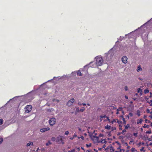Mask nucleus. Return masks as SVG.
Here are the masks:
<instances>
[{"label": "nucleus", "mask_w": 152, "mask_h": 152, "mask_svg": "<svg viewBox=\"0 0 152 152\" xmlns=\"http://www.w3.org/2000/svg\"><path fill=\"white\" fill-rule=\"evenodd\" d=\"M80 138L83 140H84V137L83 136H81V137H80Z\"/></svg>", "instance_id": "obj_47"}, {"label": "nucleus", "mask_w": 152, "mask_h": 152, "mask_svg": "<svg viewBox=\"0 0 152 152\" xmlns=\"http://www.w3.org/2000/svg\"><path fill=\"white\" fill-rule=\"evenodd\" d=\"M30 145H33V142H30L29 143H27L26 145L27 146H29Z\"/></svg>", "instance_id": "obj_14"}, {"label": "nucleus", "mask_w": 152, "mask_h": 152, "mask_svg": "<svg viewBox=\"0 0 152 152\" xmlns=\"http://www.w3.org/2000/svg\"><path fill=\"white\" fill-rule=\"evenodd\" d=\"M145 122L146 123H147V122H148V123L150 122V121L149 120H148L147 119H145Z\"/></svg>", "instance_id": "obj_33"}, {"label": "nucleus", "mask_w": 152, "mask_h": 152, "mask_svg": "<svg viewBox=\"0 0 152 152\" xmlns=\"http://www.w3.org/2000/svg\"><path fill=\"white\" fill-rule=\"evenodd\" d=\"M149 117H150L152 119V115H150Z\"/></svg>", "instance_id": "obj_62"}, {"label": "nucleus", "mask_w": 152, "mask_h": 152, "mask_svg": "<svg viewBox=\"0 0 152 152\" xmlns=\"http://www.w3.org/2000/svg\"><path fill=\"white\" fill-rule=\"evenodd\" d=\"M148 140L149 141H151V138H149L148 139Z\"/></svg>", "instance_id": "obj_60"}, {"label": "nucleus", "mask_w": 152, "mask_h": 152, "mask_svg": "<svg viewBox=\"0 0 152 152\" xmlns=\"http://www.w3.org/2000/svg\"><path fill=\"white\" fill-rule=\"evenodd\" d=\"M125 97L126 99H127L128 98V97L126 96H125Z\"/></svg>", "instance_id": "obj_53"}, {"label": "nucleus", "mask_w": 152, "mask_h": 152, "mask_svg": "<svg viewBox=\"0 0 152 152\" xmlns=\"http://www.w3.org/2000/svg\"><path fill=\"white\" fill-rule=\"evenodd\" d=\"M116 121H117V122H118V119H113V120L112 121H111L110 122V123H112V124H113L114 122H116Z\"/></svg>", "instance_id": "obj_13"}, {"label": "nucleus", "mask_w": 152, "mask_h": 152, "mask_svg": "<svg viewBox=\"0 0 152 152\" xmlns=\"http://www.w3.org/2000/svg\"><path fill=\"white\" fill-rule=\"evenodd\" d=\"M143 121V120L141 118L139 120H138L137 121V124H141Z\"/></svg>", "instance_id": "obj_7"}, {"label": "nucleus", "mask_w": 152, "mask_h": 152, "mask_svg": "<svg viewBox=\"0 0 152 152\" xmlns=\"http://www.w3.org/2000/svg\"><path fill=\"white\" fill-rule=\"evenodd\" d=\"M151 130H149V131H147L146 132V133H148V134H150L151 133Z\"/></svg>", "instance_id": "obj_32"}, {"label": "nucleus", "mask_w": 152, "mask_h": 152, "mask_svg": "<svg viewBox=\"0 0 152 152\" xmlns=\"http://www.w3.org/2000/svg\"><path fill=\"white\" fill-rule=\"evenodd\" d=\"M125 89L126 91L128 90V88L127 86H126L125 87Z\"/></svg>", "instance_id": "obj_42"}, {"label": "nucleus", "mask_w": 152, "mask_h": 152, "mask_svg": "<svg viewBox=\"0 0 152 152\" xmlns=\"http://www.w3.org/2000/svg\"><path fill=\"white\" fill-rule=\"evenodd\" d=\"M56 121V120L55 118H50L49 121V123L50 125L51 126L55 124Z\"/></svg>", "instance_id": "obj_2"}, {"label": "nucleus", "mask_w": 152, "mask_h": 152, "mask_svg": "<svg viewBox=\"0 0 152 152\" xmlns=\"http://www.w3.org/2000/svg\"><path fill=\"white\" fill-rule=\"evenodd\" d=\"M81 149H82V150H83L84 151H85V149L83 147H81Z\"/></svg>", "instance_id": "obj_59"}, {"label": "nucleus", "mask_w": 152, "mask_h": 152, "mask_svg": "<svg viewBox=\"0 0 152 152\" xmlns=\"http://www.w3.org/2000/svg\"><path fill=\"white\" fill-rule=\"evenodd\" d=\"M140 111L139 110H137V114L138 116H140Z\"/></svg>", "instance_id": "obj_23"}, {"label": "nucleus", "mask_w": 152, "mask_h": 152, "mask_svg": "<svg viewBox=\"0 0 152 152\" xmlns=\"http://www.w3.org/2000/svg\"><path fill=\"white\" fill-rule=\"evenodd\" d=\"M77 75H79L80 76H81L82 74H81V72L80 71H78L77 73Z\"/></svg>", "instance_id": "obj_24"}, {"label": "nucleus", "mask_w": 152, "mask_h": 152, "mask_svg": "<svg viewBox=\"0 0 152 152\" xmlns=\"http://www.w3.org/2000/svg\"><path fill=\"white\" fill-rule=\"evenodd\" d=\"M129 116L130 117H132L133 116V114L131 113H130L129 114Z\"/></svg>", "instance_id": "obj_38"}, {"label": "nucleus", "mask_w": 152, "mask_h": 152, "mask_svg": "<svg viewBox=\"0 0 152 152\" xmlns=\"http://www.w3.org/2000/svg\"><path fill=\"white\" fill-rule=\"evenodd\" d=\"M130 151L131 152H135V151L136 152V149L134 148H132L131 149Z\"/></svg>", "instance_id": "obj_12"}, {"label": "nucleus", "mask_w": 152, "mask_h": 152, "mask_svg": "<svg viewBox=\"0 0 152 152\" xmlns=\"http://www.w3.org/2000/svg\"><path fill=\"white\" fill-rule=\"evenodd\" d=\"M0 125H1L3 124V119H0Z\"/></svg>", "instance_id": "obj_31"}, {"label": "nucleus", "mask_w": 152, "mask_h": 152, "mask_svg": "<svg viewBox=\"0 0 152 152\" xmlns=\"http://www.w3.org/2000/svg\"><path fill=\"white\" fill-rule=\"evenodd\" d=\"M108 136H109V137H110V136H111V135H110V133H109V134H108Z\"/></svg>", "instance_id": "obj_61"}, {"label": "nucleus", "mask_w": 152, "mask_h": 152, "mask_svg": "<svg viewBox=\"0 0 152 152\" xmlns=\"http://www.w3.org/2000/svg\"><path fill=\"white\" fill-rule=\"evenodd\" d=\"M69 134V132L68 131H66L65 132V134L68 135Z\"/></svg>", "instance_id": "obj_37"}, {"label": "nucleus", "mask_w": 152, "mask_h": 152, "mask_svg": "<svg viewBox=\"0 0 152 152\" xmlns=\"http://www.w3.org/2000/svg\"><path fill=\"white\" fill-rule=\"evenodd\" d=\"M76 111L77 112L80 111L78 108H76Z\"/></svg>", "instance_id": "obj_49"}, {"label": "nucleus", "mask_w": 152, "mask_h": 152, "mask_svg": "<svg viewBox=\"0 0 152 152\" xmlns=\"http://www.w3.org/2000/svg\"><path fill=\"white\" fill-rule=\"evenodd\" d=\"M127 58L126 56H123L121 58L122 62L125 64H126L127 63Z\"/></svg>", "instance_id": "obj_5"}, {"label": "nucleus", "mask_w": 152, "mask_h": 152, "mask_svg": "<svg viewBox=\"0 0 152 152\" xmlns=\"http://www.w3.org/2000/svg\"><path fill=\"white\" fill-rule=\"evenodd\" d=\"M144 147H143L141 149H140V151H144L145 152V151L144 150Z\"/></svg>", "instance_id": "obj_30"}, {"label": "nucleus", "mask_w": 152, "mask_h": 152, "mask_svg": "<svg viewBox=\"0 0 152 152\" xmlns=\"http://www.w3.org/2000/svg\"><path fill=\"white\" fill-rule=\"evenodd\" d=\"M130 125L129 124H127V125H125L124 127L125 129H127L128 128H129Z\"/></svg>", "instance_id": "obj_16"}, {"label": "nucleus", "mask_w": 152, "mask_h": 152, "mask_svg": "<svg viewBox=\"0 0 152 152\" xmlns=\"http://www.w3.org/2000/svg\"><path fill=\"white\" fill-rule=\"evenodd\" d=\"M51 140L52 141H55L56 140V139L55 137H52Z\"/></svg>", "instance_id": "obj_27"}, {"label": "nucleus", "mask_w": 152, "mask_h": 152, "mask_svg": "<svg viewBox=\"0 0 152 152\" xmlns=\"http://www.w3.org/2000/svg\"><path fill=\"white\" fill-rule=\"evenodd\" d=\"M82 103H82L80 102H78V104L79 105H81L82 104Z\"/></svg>", "instance_id": "obj_45"}, {"label": "nucleus", "mask_w": 152, "mask_h": 152, "mask_svg": "<svg viewBox=\"0 0 152 152\" xmlns=\"http://www.w3.org/2000/svg\"><path fill=\"white\" fill-rule=\"evenodd\" d=\"M75 101V99L73 98H72L69 101L71 102L72 103H73Z\"/></svg>", "instance_id": "obj_22"}, {"label": "nucleus", "mask_w": 152, "mask_h": 152, "mask_svg": "<svg viewBox=\"0 0 152 152\" xmlns=\"http://www.w3.org/2000/svg\"><path fill=\"white\" fill-rule=\"evenodd\" d=\"M119 113V111H117L116 113V114H118Z\"/></svg>", "instance_id": "obj_58"}, {"label": "nucleus", "mask_w": 152, "mask_h": 152, "mask_svg": "<svg viewBox=\"0 0 152 152\" xmlns=\"http://www.w3.org/2000/svg\"><path fill=\"white\" fill-rule=\"evenodd\" d=\"M146 112L147 113H150V110L148 109H147V110Z\"/></svg>", "instance_id": "obj_43"}, {"label": "nucleus", "mask_w": 152, "mask_h": 152, "mask_svg": "<svg viewBox=\"0 0 152 152\" xmlns=\"http://www.w3.org/2000/svg\"><path fill=\"white\" fill-rule=\"evenodd\" d=\"M105 128L107 129H110L111 128V126L107 124L105 126Z\"/></svg>", "instance_id": "obj_15"}, {"label": "nucleus", "mask_w": 152, "mask_h": 152, "mask_svg": "<svg viewBox=\"0 0 152 152\" xmlns=\"http://www.w3.org/2000/svg\"><path fill=\"white\" fill-rule=\"evenodd\" d=\"M103 134H100L99 135V137H103Z\"/></svg>", "instance_id": "obj_40"}, {"label": "nucleus", "mask_w": 152, "mask_h": 152, "mask_svg": "<svg viewBox=\"0 0 152 152\" xmlns=\"http://www.w3.org/2000/svg\"><path fill=\"white\" fill-rule=\"evenodd\" d=\"M74 138H75L74 137H71L70 138V139L71 140H72Z\"/></svg>", "instance_id": "obj_56"}, {"label": "nucleus", "mask_w": 152, "mask_h": 152, "mask_svg": "<svg viewBox=\"0 0 152 152\" xmlns=\"http://www.w3.org/2000/svg\"><path fill=\"white\" fill-rule=\"evenodd\" d=\"M106 147V145H105L104 144L103 146H102V148H104L105 147Z\"/></svg>", "instance_id": "obj_51"}, {"label": "nucleus", "mask_w": 152, "mask_h": 152, "mask_svg": "<svg viewBox=\"0 0 152 152\" xmlns=\"http://www.w3.org/2000/svg\"><path fill=\"white\" fill-rule=\"evenodd\" d=\"M86 145L87 148L91 146V143H90L89 144H86Z\"/></svg>", "instance_id": "obj_26"}, {"label": "nucleus", "mask_w": 152, "mask_h": 152, "mask_svg": "<svg viewBox=\"0 0 152 152\" xmlns=\"http://www.w3.org/2000/svg\"><path fill=\"white\" fill-rule=\"evenodd\" d=\"M77 134H76L75 133L74 135H73V137H74L75 138V137H77Z\"/></svg>", "instance_id": "obj_46"}, {"label": "nucleus", "mask_w": 152, "mask_h": 152, "mask_svg": "<svg viewBox=\"0 0 152 152\" xmlns=\"http://www.w3.org/2000/svg\"><path fill=\"white\" fill-rule=\"evenodd\" d=\"M101 142L102 143H106L107 142V141H106L105 139H101Z\"/></svg>", "instance_id": "obj_8"}, {"label": "nucleus", "mask_w": 152, "mask_h": 152, "mask_svg": "<svg viewBox=\"0 0 152 152\" xmlns=\"http://www.w3.org/2000/svg\"><path fill=\"white\" fill-rule=\"evenodd\" d=\"M0 144H1L2 142H3V138H0Z\"/></svg>", "instance_id": "obj_36"}, {"label": "nucleus", "mask_w": 152, "mask_h": 152, "mask_svg": "<svg viewBox=\"0 0 152 152\" xmlns=\"http://www.w3.org/2000/svg\"><path fill=\"white\" fill-rule=\"evenodd\" d=\"M52 142H50V141H49L46 144V146H48L50 145H51L52 144Z\"/></svg>", "instance_id": "obj_20"}, {"label": "nucleus", "mask_w": 152, "mask_h": 152, "mask_svg": "<svg viewBox=\"0 0 152 152\" xmlns=\"http://www.w3.org/2000/svg\"><path fill=\"white\" fill-rule=\"evenodd\" d=\"M147 115H144L143 118H147Z\"/></svg>", "instance_id": "obj_50"}, {"label": "nucleus", "mask_w": 152, "mask_h": 152, "mask_svg": "<svg viewBox=\"0 0 152 152\" xmlns=\"http://www.w3.org/2000/svg\"><path fill=\"white\" fill-rule=\"evenodd\" d=\"M111 129H112V130H115L116 129V128L115 127H112V128H111Z\"/></svg>", "instance_id": "obj_44"}, {"label": "nucleus", "mask_w": 152, "mask_h": 152, "mask_svg": "<svg viewBox=\"0 0 152 152\" xmlns=\"http://www.w3.org/2000/svg\"><path fill=\"white\" fill-rule=\"evenodd\" d=\"M69 151H70V152H75V149H73Z\"/></svg>", "instance_id": "obj_34"}, {"label": "nucleus", "mask_w": 152, "mask_h": 152, "mask_svg": "<svg viewBox=\"0 0 152 152\" xmlns=\"http://www.w3.org/2000/svg\"><path fill=\"white\" fill-rule=\"evenodd\" d=\"M149 103H151V104H150V105L151 106H152V100H151L150 101V102H149Z\"/></svg>", "instance_id": "obj_39"}, {"label": "nucleus", "mask_w": 152, "mask_h": 152, "mask_svg": "<svg viewBox=\"0 0 152 152\" xmlns=\"http://www.w3.org/2000/svg\"><path fill=\"white\" fill-rule=\"evenodd\" d=\"M96 63L98 66H101L103 62V59L102 57H96Z\"/></svg>", "instance_id": "obj_1"}, {"label": "nucleus", "mask_w": 152, "mask_h": 152, "mask_svg": "<svg viewBox=\"0 0 152 152\" xmlns=\"http://www.w3.org/2000/svg\"><path fill=\"white\" fill-rule=\"evenodd\" d=\"M122 117H123V123L124 124H126V121L125 120V118L123 117V116H122Z\"/></svg>", "instance_id": "obj_28"}, {"label": "nucleus", "mask_w": 152, "mask_h": 152, "mask_svg": "<svg viewBox=\"0 0 152 152\" xmlns=\"http://www.w3.org/2000/svg\"><path fill=\"white\" fill-rule=\"evenodd\" d=\"M50 129V128H49V127H47L46 128H43V129H41L40 130V131L42 132H45V131H48Z\"/></svg>", "instance_id": "obj_6"}, {"label": "nucleus", "mask_w": 152, "mask_h": 152, "mask_svg": "<svg viewBox=\"0 0 152 152\" xmlns=\"http://www.w3.org/2000/svg\"><path fill=\"white\" fill-rule=\"evenodd\" d=\"M139 79L140 80H142V79L141 77H139Z\"/></svg>", "instance_id": "obj_54"}, {"label": "nucleus", "mask_w": 152, "mask_h": 152, "mask_svg": "<svg viewBox=\"0 0 152 152\" xmlns=\"http://www.w3.org/2000/svg\"><path fill=\"white\" fill-rule=\"evenodd\" d=\"M127 117L128 118V119H129V115H127Z\"/></svg>", "instance_id": "obj_57"}, {"label": "nucleus", "mask_w": 152, "mask_h": 152, "mask_svg": "<svg viewBox=\"0 0 152 152\" xmlns=\"http://www.w3.org/2000/svg\"><path fill=\"white\" fill-rule=\"evenodd\" d=\"M117 111H121L123 113H124V111L122 110V108L121 107H119L118 109H117Z\"/></svg>", "instance_id": "obj_11"}, {"label": "nucleus", "mask_w": 152, "mask_h": 152, "mask_svg": "<svg viewBox=\"0 0 152 152\" xmlns=\"http://www.w3.org/2000/svg\"><path fill=\"white\" fill-rule=\"evenodd\" d=\"M85 110V108L84 107H82L81 108V109L80 110V111H81V112H83Z\"/></svg>", "instance_id": "obj_25"}, {"label": "nucleus", "mask_w": 152, "mask_h": 152, "mask_svg": "<svg viewBox=\"0 0 152 152\" xmlns=\"http://www.w3.org/2000/svg\"><path fill=\"white\" fill-rule=\"evenodd\" d=\"M82 104L84 106H86V103H82Z\"/></svg>", "instance_id": "obj_55"}, {"label": "nucleus", "mask_w": 152, "mask_h": 152, "mask_svg": "<svg viewBox=\"0 0 152 152\" xmlns=\"http://www.w3.org/2000/svg\"><path fill=\"white\" fill-rule=\"evenodd\" d=\"M149 92V90L148 88H146L144 90V93L145 94H146Z\"/></svg>", "instance_id": "obj_9"}, {"label": "nucleus", "mask_w": 152, "mask_h": 152, "mask_svg": "<svg viewBox=\"0 0 152 152\" xmlns=\"http://www.w3.org/2000/svg\"><path fill=\"white\" fill-rule=\"evenodd\" d=\"M140 65L139 66H138L137 69V72H139L140 70H142V68L140 66Z\"/></svg>", "instance_id": "obj_10"}, {"label": "nucleus", "mask_w": 152, "mask_h": 152, "mask_svg": "<svg viewBox=\"0 0 152 152\" xmlns=\"http://www.w3.org/2000/svg\"><path fill=\"white\" fill-rule=\"evenodd\" d=\"M106 115H103V116L101 115V116H100V118L101 119L104 118H106ZM102 121V120H101V119L100 121Z\"/></svg>", "instance_id": "obj_21"}, {"label": "nucleus", "mask_w": 152, "mask_h": 152, "mask_svg": "<svg viewBox=\"0 0 152 152\" xmlns=\"http://www.w3.org/2000/svg\"><path fill=\"white\" fill-rule=\"evenodd\" d=\"M133 135L135 137H137V133H133Z\"/></svg>", "instance_id": "obj_35"}, {"label": "nucleus", "mask_w": 152, "mask_h": 152, "mask_svg": "<svg viewBox=\"0 0 152 152\" xmlns=\"http://www.w3.org/2000/svg\"><path fill=\"white\" fill-rule=\"evenodd\" d=\"M142 91V90L140 88H138L137 90V92L138 93H140V92Z\"/></svg>", "instance_id": "obj_29"}, {"label": "nucleus", "mask_w": 152, "mask_h": 152, "mask_svg": "<svg viewBox=\"0 0 152 152\" xmlns=\"http://www.w3.org/2000/svg\"><path fill=\"white\" fill-rule=\"evenodd\" d=\"M126 132V129H124L122 130V132H121V134H122L123 135L125 134V132Z\"/></svg>", "instance_id": "obj_19"}, {"label": "nucleus", "mask_w": 152, "mask_h": 152, "mask_svg": "<svg viewBox=\"0 0 152 152\" xmlns=\"http://www.w3.org/2000/svg\"><path fill=\"white\" fill-rule=\"evenodd\" d=\"M150 113L151 114V115H152V111L151 112H150Z\"/></svg>", "instance_id": "obj_63"}, {"label": "nucleus", "mask_w": 152, "mask_h": 152, "mask_svg": "<svg viewBox=\"0 0 152 152\" xmlns=\"http://www.w3.org/2000/svg\"><path fill=\"white\" fill-rule=\"evenodd\" d=\"M142 94V91H141L140 93V95L141 96Z\"/></svg>", "instance_id": "obj_48"}, {"label": "nucleus", "mask_w": 152, "mask_h": 152, "mask_svg": "<svg viewBox=\"0 0 152 152\" xmlns=\"http://www.w3.org/2000/svg\"><path fill=\"white\" fill-rule=\"evenodd\" d=\"M62 137L61 136H58L57 137L56 141L57 142L62 143V144H64V142H63V140L61 138Z\"/></svg>", "instance_id": "obj_4"}, {"label": "nucleus", "mask_w": 152, "mask_h": 152, "mask_svg": "<svg viewBox=\"0 0 152 152\" xmlns=\"http://www.w3.org/2000/svg\"><path fill=\"white\" fill-rule=\"evenodd\" d=\"M107 120L110 122L111 121H110V119H109V117H107Z\"/></svg>", "instance_id": "obj_52"}, {"label": "nucleus", "mask_w": 152, "mask_h": 152, "mask_svg": "<svg viewBox=\"0 0 152 152\" xmlns=\"http://www.w3.org/2000/svg\"><path fill=\"white\" fill-rule=\"evenodd\" d=\"M72 103L71 102L69 101L67 103V105L70 106L72 105Z\"/></svg>", "instance_id": "obj_18"}, {"label": "nucleus", "mask_w": 152, "mask_h": 152, "mask_svg": "<svg viewBox=\"0 0 152 152\" xmlns=\"http://www.w3.org/2000/svg\"><path fill=\"white\" fill-rule=\"evenodd\" d=\"M86 152H90V151L89 150H87L86 151Z\"/></svg>", "instance_id": "obj_64"}, {"label": "nucleus", "mask_w": 152, "mask_h": 152, "mask_svg": "<svg viewBox=\"0 0 152 152\" xmlns=\"http://www.w3.org/2000/svg\"><path fill=\"white\" fill-rule=\"evenodd\" d=\"M32 106L31 105H28L25 108V111L26 113H28L30 112L32 110Z\"/></svg>", "instance_id": "obj_3"}, {"label": "nucleus", "mask_w": 152, "mask_h": 152, "mask_svg": "<svg viewBox=\"0 0 152 152\" xmlns=\"http://www.w3.org/2000/svg\"><path fill=\"white\" fill-rule=\"evenodd\" d=\"M118 149H120V151H121H121H124V149H120V148H118Z\"/></svg>", "instance_id": "obj_41"}, {"label": "nucleus", "mask_w": 152, "mask_h": 152, "mask_svg": "<svg viewBox=\"0 0 152 152\" xmlns=\"http://www.w3.org/2000/svg\"><path fill=\"white\" fill-rule=\"evenodd\" d=\"M142 127L144 128H148L149 127V126L148 125H146L145 124Z\"/></svg>", "instance_id": "obj_17"}]
</instances>
